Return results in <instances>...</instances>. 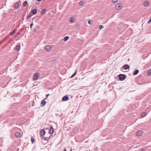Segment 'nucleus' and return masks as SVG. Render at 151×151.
Instances as JSON below:
<instances>
[{
  "mask_svg": "<svg viewBox=\"0 0 151 151\" xmlns=\"http://www.w3.org/2000/svg\"><path fill=\"white\" fill-rule=\"evenodd\" d=\"M118 76L119 78V80L121 81H122L125 80L127 77V76L125 75L122 74H120Z\"/></svg>",
  "mask_w": 151,
  "mask_h": 151,
  "instance_id": "nucleus-1",
  "label": "nucleus"
},
{
  "mask_svg": "<svg viewBox=\"0 0 151 151\" xmlns=\"http://www.w3.org/2000/svg\"><path fill=\"white\" fill-rule=\"evenodd\" d=\"M39 76V75L38 73H36L33 76V80L35 81L38 79Z\"/></svg>",
  "mask_w": 151,
  "mask_h": 151,
  "instance_id": "nucleus-2",
  "label": "nucleus"
},
{
  "mask_svg": "<svg viewBox=\"0 0 151 151\" xmlns=\"http://www.w3.org/2000/svg\"><path fill=\"white\" fill-rule=\"evenodd\" d=\"M40 135L41 137H43L45 134V131L44 129H41L40 131Z\"/></svg>",
  "mask_w": 151,
  "mask_h": 151,
  "instance_id": "nucleus-3",
  "label": "nucleus"
},
{
  "mask_svg": "<svg viewBox=\"0 0 151 151\" xmlns=\"http://www.w3.org/2000/svg\"><path fill=\"white\" fill-rule=\"evenodd\" d=\"M121 5L122 4L120 3L116 4L115 6V8L117 10L121 9L122 8Z\"/></svg>",
  "mask_w": 151,
  "mask_h": 151,
  "instance_id": "nucleus-4",
  "label": "nucleus"
},
{
  "mask_svg": "<svg viewBox=\"0 0 151 151\" xmlns=\"http://www.w3.org/2000/svg\"><path fill=\"white\" fill-rule=\"evenodd\" d=\"M69 99V98L67 96L65 95L63 97L62 101H68Z\"/></svg>",
  "mask_w": 151,
  "mask_h": 151,
  "instance_id": "nucleus-5",
  "label": "nucleus"
},
{
  "mask_svg": "<svg viewBox=\"0 0 151 151\" xmlns=\"http://www.w3.org/2000/svg\"><path fill=\"white\" fill-rule=\"evenodd\" d=\"M37 12V9H32L30 12L31 13H32L33 15H35L36 14Z\"/></svg>",
  "mask_w": 151,
  "mask_h": 151,
  "instance_id": "nucleus-6",
  "label": "nucleus"
},
{
  "mask_svg": "<svg viewBox=\"0 0 151 151\" xmlns=\"http://www.w3.org/2000/svg\"><path fill=\"white\" fill-rule=\"evenodd\" d=\"M42 140H44L48 141L50 140V138L49 137H42Z\"/></svg>",
  "mask_w": 151,
  "mask_h": 151,
  "instance_id": "nucleus-7",
  "label": "nucleus"
},
{
  "mask_svg": "<svg viewBox=\"0 0 151 151\" xmlns=\"http://www.w3.org/2000/svg\"><path fill=\"white\" fill-rule=\"evenodd\" d=\"M122 68L124 70H127L129 68V66L128 65H125L123 66Z\"/></svg>",
  "mask_w": 151,
  "mask_h": 151,
  "instance_id": "nucleus-8",
  "label": "nucleus"
},
{
  "mask_svg": "<svg viewBox=\"0 0 151 151\" xmlns=\"http://www.w3.org/2000/svg\"><path fill=\"white\" fill-rule=\"evenodd\" d=\"M45 99H44L41 102V106H45L46 103V102L45 101Z\"/></svg>",
  "mask_w": 151,
  "mask_h": 151,
  "instance_id": "nucleus-9",
  "label": "nucleus"
},
{
  "mask_svg": "<svg viewBox=\"0 0 151 151\" xmlns=\"http://www.w3.org/2000/svg\"><path fill=\"white\" fill-rule=\"evenodd\" d=\"M45 48L46 50L49 51L50 49L51 48L49 45H47L45 47Z\"/></svg>",
  "mask_w": 151,
  "mask_h": 151,
  "instance_id": "nucleus-10",
  "label": "nucleus"
},
{
  "mask_svg": "<svg viewBox=\"0 0 151 151\" xmlns=\"http://www.w3.org/2000/svg\"><path fill=\"white\" fill-rule=\"evenodd\" d=\"M54 132L53 128L52 127H51L50 129V131L49 133L51 134H52Z\"/></svg>",
  "mask_w": 151,
  "mask_h": 151,
  "instance_id": "nucleus-11",
  "label": "nucleus"
},
{
  "mask_svg": "<svg viewBox=\"0 0 151 151\" xmlns=\"http://www.w3.org/2000/svg\"><path fill=\"white\" fill-rule=\"evenodd\" d=\"M139 71L138 70H135L133 72V74L134 75H135L139 73Z\"/></svg>",
  "mask_w": 151,
  "mask_h": 151,
  "instance_id": "nucleus-12",
  "label": "nucleus"
},
{
  "mask_svg": "<svg viewBox=\"0 0 151 151\" xmlns=\"http://www.w3.org/2000/svg\"><path fill=\"white\" fill-rule=\"evenodd\" d=\"M148 3H149L147 1H145L143 2V5H144V6H148Z\"/></svg>",
  "mask_w": 151,
  "mask_h": 151,
  "instance_id": "nucleus-13",
  "label": "nucleus"
},
{
  "mask_svg": "<svg viewBox=\"0 0 151 151\" xmlns=\"http://www.w3.org/2000/svg\"><path fill=\"white\" fill-rule=\"evenodd\" d=\"M47 10L46 9H43L42 10L41 13L42 14H44L46 13V11Z\"/></svg>",
  "mask_w": 151,
  "mask_h": 151,
  "instance_id": "nucleus-14",
  "label": "nucleus"
},
{
  "mask_svg": "<svg viewBox=\"0 0 151 151\" xmlns=\"http://www.w3.org/2000/svg\"><path fill=\"white\" fill-rule=\"evenodd\" d=\"M21 134L19 132H17L15 133V136L17 137H19L20 136Z\"/></svg>",
  "mask_w": 151,
  "mask_h": 151,
  "instance_id": "nucleus-15",
  "label": "nucleus"
},
{
  "mask_svg": "<svg viewBox=\"0 0 151 151\" xmlns=\"http://www.w3.org/2000/svg\"><path fill=\"white\" fill-rule=\"evenodd\" d=\"M20 45H17L15 47L16 50H17L18 51H19L20 50Z\"/></svg>",
  "mask_w": 151,
  "mask_h": 151,
  "instance_id": "nucleus-16",
  "label": "nucleus"
},
{
  "mask_svg": "<svg viewBox=\"0 0 151 151\" xmlns=\"http://www.w3.org/2000/svg\"><path fill=\"white\" fill-rule=\"evenodd\" d=\"M19 6V3H16L14 5V8L15 9H17L18 8Z\"/></svg>",
  "mask_w": 151,
  "mask_h": 151,
  "instance_id": "nucleus-17",
  "label": "nucleus"
},
{
  "mask_svg": "<svg viewBox=\"0 0 151 151\" xmlns=\"http://www.w3.org/2000/svg\"><path fill=\"white\" fill-rule=\"evenodd\" d=\"M77 72V70H76L75 72L70 77V78H72L73 77H74L76 75V74Z\"/></svg>",
  "mask_w": 151,
  "mask_h": 151,
  "instance_id": "nucleus-18",
  "label": "nucleus"
},
{
  "mask_svg": "<svg viewBox=\"0 0 151 151\" xmlns=\"http://www.w3.org/2000/svg\"><path fill=\"white\" fill-rule=\"evenodd\" d=\"M16 30L14 29L10 33V35H13L15 32Z\"/></svg>",
  "mask_w": 151,
  "mask_h": 151,
  "instance_id": "nucleus-19",
  "label": "nucleus"
},
{
  "mask_svg": "<svg viewBox=\"0 0 151 151\" xmlns=\"http://www.w3.org/2000/svg\"><path fill=\"white\" fill-rule=\"evenodd\" d=\"M32 15L31 14V13L30 12L28 15L27 16V19L30 18L32 16Z\"/></svg>",
  "mask_w": 151,
  "mask_h": 151,
  "instance_id": "nucleus-20",
  "label": "nucleus"
},
{
  "mask_svg": "<svg viewBox=\"0 0 151 151\" xmlns=\"http://www.w3.org/2000/svg\"><path fill=\"white\" fill-rule=\"evenodd\" d=\"M69 37L68 36H66L65 37H64V38L63 39V40L65 41H66L68 40V39Z\"/></svg>",
  "mask_w": 151,
  "mask_h": 151,
  "instance_id": "nucleus-21",
  "label": "nucleus"
},
{
  "mask_svg": "<svg viewBox=\"0 0 151 151\" xmlns=\"http://www.w3.org/2000/svg\"><path fill=\"white\" fill-rule=\"evenodd\" d=\"M27 1H24L23 3V6H26L27 5Z\"/></svg>",
  "mask_w": 151,
  "mask_h": 151,
  "instance_id": "nucleus-22",
  "label": "nucleus"
},
{
  "mask_svg": "<svg viewBox=\"0 0 151 151\" xmlns=\"http://www.w3.org/2000/svg\"><path fill=\"white\" fill-rule=\"evenodd\" d=\"M145 114H146V113L145 112H143L141 114V116L142 117H144L145 116Z\"/></svg>",
  "mask_w": 151,
  "mask_h": 151,
  "instance_id": "nucleus-23",
  "label": "nucleus"
},
{
  "mask_svg": "<svg viewBox=\"0 0 151 151\" xmlns=\"http://www.w3.org/2000/svg\"><path fill=\"white\" fill-rule=\"evenodd\" d=\"M141 134V132L138 131L137 132V135L138 136H140Z\"/></svg>",
  "mask_w": 151,
  "mask_h": 151,
  "instance_id": "nucleus-24",
  "label": "nucleus"
},
{
  "mask_svg": "<svg viewBox=\"0 0 151 151\" xmlns=\"http://www.w3.org/2000/svg\"><path fill=\"white\" fill-rule=\"evenodd\" d=\"M147 74L149 76H150L151 75V70H150L148 71L147 72Z\"/></svg>",
  "mask_w": 151,
  "mask_h": 151,
  "instance_id": "nucleus-25",
  "label": "nucleus"
},
{
  "mask_svg": "<svg viewBox=\"0 0 151 151\" xmlns=\"http://www.w3.org/2000/svg\"><path fill=\"white\" fill-rule=\"evenodd\" d=\"M35 139L32 138L31 139V141L32 143H34L35 141Z\"/></svg>",
  "mask_w": 151,
  "mask_h": 151,
  "instance_id": "nucleus-26",
  "label": "nucleus"
},
{
  "mask_svg": "<svg viewBox=\"0 0 151 151\" xmlns=\"http://www.w3.org/2000/svg\"><path fill=\"white\" fill-rule=\"evenodd\" d=\"M99 28L101 29L103 28H104V27L101 25H100L99 26Z\"/></svg>",
  "mask_w": 151,
  "mask_h": 151,
  "instance_id": "nucleus-27",
  "label": "nucleus"
},
{
  "mask_svg": "<svg viewBox=\"0 0 151 151\" xmlns=\"http://www.w3.org/2000/svg\"><path fill=\"white\" fill-rule=\"evenodd\" d=\"M71 18H72V19L70 20V23H73L74 22H75L74 21L72 17H71Z\"/></svg>",
  "mask_w": 151,
  "mask_h": 151,
  "instance_id": "nucleus-28",
  "label": "nucleus"
},
{
  "mask_svg": "<svg viewBox=\"0 0 151 151\" xmlns=\"http://www.w3.org/2000/svg\"><path fill=\"white\" fill-rule=\"evenodd\" d=\"M117 1L118 0H112V2L114 3H116Z\"/></svg>",
  "mask_w": 151,
  "mask_h": 151,
  "instance_id": "nucleus-29",
  "label": "nucleus"
},
{
  "mask_svg": "<svg viewBox=\"0 0 151 151\" xmlns=\"http://www.w3.org/2000/svg\"><path fill=\"white\" fill-rule=\"evenodd\" d=\"M33 22H32L31 24H30V28L31 29H32V27L33 26Z\"/></svg>",
  "mask_w": 151,
  "mask_h": 151,
  "instance_id": "nucleus-30",
  "label": "nucleus"
},
{
  "mask_svg": "<svg viewBox=\"0 0 151 151\" xmlns=\"http://www.w3.org/2000/svg\"><path fill=\"white\" fill-rule=\"evenodd\" d=\"M92 21L91 20H89L88 21V23L90 24H91Z\"/></svg>",
  "mask_w": 151,
  "mask_h": 151,
  "instance_id": "nucleus-31",
  "label": "nucleus"
},
{
  "mask_svg": "<svg viewBox=\"0 0 151 151\" xmlns=\"http://www.w3.org/2000/svg\"><path fill=\"white\" fill-rule=\"evenodd\" d=\"M79 4L81 6L83 5V2L82 1H80L79 2Z\"/></svg>",
  "mask_w": 151,
  "mask_h": 151,
  "instance_id": "nucleus-32",
  "label": "nucleus"
},
{
  "mask_svg": "<svg viewBox=\"0 0 151 151\" xmlns=\"http://www.w3.org/2000/svg\"><path fill=\"white\" fill-rule=\"evenodd\" d=\"M151 22V18L148 21L147 23L148 24H150Z\"/></svg>",
  "mask_w": 151,
  "mask_h": 151,
  "instance_id": "nucleus-33",
  "label": "nucleus"
},
{
  "mask_svg": "<svg viewBox=\"0 0 151 151\" xmlns=\"http://www.w3.org/2000/svg\"><path fill=\"white\" fill-rule=\"evenodd\" d=\"M76 27H79V25L78 24H76Z\"/></svg>",
  "mask_w": 151,
  "mask_h": 151,
  "instance_id": "nucleus-34",
  "label": "nucleus"
},
{
  "mask_svg": "<svg viewBox=\"0 0 151 151\" xmlns=\"http://www.w3.org/2000/svg\"><path fill=\"white\" fill-rule=\"evenodd\" d=\"M3 43V40H2L1 41H0V45L2 44Z\"/></svg>",
  "mask_w": 151,
  "mask_h": 151,
  "instance_id": "nucleus-35",
  "label": "nucleus"
},
{
  "mask_svg": "<svg viewBox=\"0 0 151 151\" xmlns=\"http://www.w3.org/2000/svg\"><path fill=\"white\" fill-rule=\"evenodd\" d=\"M49 94H47L46 95V98H45V99H46L47 97L48 96H49Z\"/></svg>",
  "mask_w": 151,
  "mask_h": 151,
  "instance_id": "nucleus-36",
  "label": "nucleus"
},
{
  "mask_svg": "<svg viewBox=\"0 0 151 151\" xmlns=\"http://www.w3.org/2000/svg\"><path fill=\"white\" fill-rule=\"evenodd\" d=\"M6 39V38H5V39H4L3 40V42H4V41H5Z\"/></svg>",
  "mask_w": 151,
  "mask_h": 151,
  "instance_id": "nucleus-37",
  "label": "nucleus"
},
{
  "mask_svg": "<svg viewBox=\"0 0 151 151\" xmlns=\"http://www.w3.org/2000/svg\"><path fill=\"white\" fill-rule=\"evenodd\" d=\"M6 39V38H5V39H4L3 40V42H4V41H5Z\"/></svg>",
  "mask_w": 151,
  "mask_h": 151,
  "instance_id": "nucleus-38",
  "label": "nucleus"
},
{
  "mask_svg": "<svg viewBox=\"0 0 151 151\" xmlns=\"http://www.w3.org/2000/svg\"><path fill=\"white\" fill-rule=\"evenodd\" d=\"M64 151H66V149L65 148Z\"/></svg>",
  "mask_w": 151,
  "mask_h": 151,
  "instance_id": "nucleus-39",
  "label": "nucleus"
},
{
  "mask_svg": "<svg viewBox=\"0 0 151 151\" xmlns=\"http://www.w3.org/2000/svg\"><path fill=\"white\" fill-rule=\"evenodd\" d=\"M38 1L40 2L42 0H37Z\"/></svg>",
  "mask_w": 151,
  "mask_h": 151,
  "instance_id": "nucleus-40",
  "label": "nucleus"
},
{
  "mask_svg": "<svg viewBox=\"0 0 151 151\" xmlns=\"http://www.w3.org/2000/svg\"><path fill=\"white\" fill-rule=\"evenodd\" d=\"M144 149H142L141 150V151H144Z\"/></svg>",
  "mask_w": 151,
  "mask_h": 151,
  "instance_id": "nucleus-41",
  "label": "nucleus"
},
{
  "mask_svg": "<svg viewBox=\"0 0 151 151\" xmlns=\"http://www.w3.org/2000/svg\"><path fill=\"white\" fill-rule=\"evenodd\" d=\"M72 151V149H71L70 150V151Z\"/></svg>",
  "mask_w": 151,
  "mask_h": 151,
  "instance_id": "nucleus-42",
  "label": "nucleus"
}]
</instances>
